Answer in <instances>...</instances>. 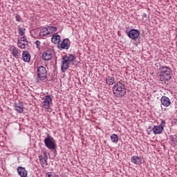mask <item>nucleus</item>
Wrapping results in <instances>:
<instances>
[{"instance_id":"nucleus-1","label":"nucleus","mask_w":177,"mask_h":177,"mask_svg":"<svg viewBox=\"0 0 177 177\" xmlns=\"http://www.w3.org/2000/svg\"><path fill=\"white\" fill-rule=\"evenodd\" d=\"M112 89L113 95L116 97H123V96L127 95V86H125V83L122 81L116 82Z\"/></svg>"},{"instance_id":"nucleus-2","label":"nucleus","mask_w":177,"mask_h":177,"mask_svg":"<svg viewBox=\"0 0 177 177\" xmlns=\"http://www.w3.org/2000/svg\"><path fill=\"white\" fill-rule=\"evenodd\" d=\"M159 73L160 81L168 82L172 79V69L168 66H160Z\"/></svg>"},{"instance_id":"nucleus-3","label":"nucleus","mask_w":177,"mask_h":177,"mask_svg":"<svg viewBox=\"0 0 177 177\" xmlns=\"http://www.w3.org/2000/svg\"><path fill=\"white\" fill-rule=\"evenodd\" d=\"M75 60V55H69L68 56H64L61 61V69L63 73L67 71L70 67V64Z\"/></svg>"},{"instance_id":"nucleus-4","label":"nucleus","mask_w":177,"mask_h":177,"mask_svg":"<svg viewBox=\"0 0 177 177\" xmlns=\"http://www.w3.org/2000/svg\"><path fill=\"white\" fill-rule=\"evenodd\" d=\"M37 77L40 81H45V80L48 77V71H46V68L44 66H40L37 68Z\"/></svg>"},{"instance_id":"nucleus-5","label":"nucleus","mask_w":177,"mask_h":177,"mask_svg":"<svg viewBox=\"0 0 177 177\" xmlns=\"http://www.w3.org/2000/svg\"><path fill=\"white\" fill-rule=\"evenodd\" d=\"M44 145L46 147H47L49 149V150H53L56 149V141L50 136H48L44 139Z\"/></svg>"},{"instance_id":"nucleus-6","label":"nucleus","mask_w":177,"mask_h":177,"mask_svg":"<svg viewBox=\"0 0 177 177\" xmlns=\"http://www.w3.org/2000/svg\"><path fill=\"white\" fill-rule=\"evenodd\" d=\"M17 46L19 49H27L28 48V41L25 37H18Z\"/></svg>"},{"instance_id":"nucleus-7","label":"nucleus","mask_w":177,"mask_h":177,"mask_svg":"<svg viewBox=\"0 0 177 177\" xmlns=\"http://www.w3.org/2000/svg\"><path fill=\"white\" fill-rule=\"evenodd\" d=\"M165 127V120H162L160 125L154 126L153 127L152 131L154 135H160V133H162Z\"/></svg>"},{"instance_id":"nucleus-8","label":"nucleus","mask_w":177,"mask_h":177,"mask_svg":"<svg viewBox=\"0 0 177 177\" xmlns=\"http://www.w3.org/2000/svg\"><path fill=\"white\" fill-rule=\"evenodd\" d=\"M70 40L68 39H64L62 41H59L57 44V48L59 50H63V49H68L71 45Z\"/></svg>"},{"instance_id":"nucleus-9","label":"nucleus","mask_w":177,"mask_h":177,"mask_svg":"<svg viewBox=\"0 0 177 177\" xmlns=\"http://www.w3.org/2000/svg\"><path fill=\"white\" fill-rule=\"evenodd\" d=\"M127 35L129 38H131V39L136 40L138 38H139V36L140 35V32L136 29H131L127 33Z\"/></svg>"},{"instance_id":"nucleus-10","label":"nucleus","mask_w":177,"mask_h":177,"mask_svg":"<svg viewBox=\"0 0 177 177\" xmlns=\"http://www.w3.org/2000/svg\"><path fill=\"white\" fill-rule=\"evenodd\" d=\"M53 56V52L50 50H46L43 53L41 57L45 62H49V60H51Z\"/></svg>"},{"instance_id":"nucleus-11","label":"nucleus","mask_w":177,"mask_h":177,"mask_svg":"<svg viewBox=\"0 0 177 177\" xmlns=\"http://www.w3.org/2000/svg\"><path fill=\"white\" fill-rule=\"evenodd\" d=\"M50 103H52V97L50 95L44 96V100L42 102V107L44 109H48L50 107Z\"/></svg>"},{"instance_id":"nucleus-12","label":"nucleus","mask_w":177,"mask_h":177,"mask_svg":"<svg viewBox=\"0 0 177 177\" xmlns=\"http://www.w3.org/2000/svg\"><path fill=\"white\" fill-rule=\"evenodd\" d=\"M161 104L165 107H169L171 106V100L165 95L162 96L160 99Z\"/></svg>"},{"instance_id":"nucleus-13","label":"nucleus","mask_w":177,"mask_h":177,"mask_svg":"<svg viewBox=\"0 0 177 177\" xmlns=\"http://www.w3.org/2000/svg\"><path fill=\"white\" fill-rule=\"evenodd\" d=\"M17 171L18 172V174L21 177H27L28 175L27 170H26V168H24L23 167H18L17 169Z\"/></svg>"},{"instance_id":"nucleus-14","label":"nucleus","mask_w":177,"mask_h":177,"mask_svg":"<svg viewBox=\"0 0 177 177\" xmlns=\"http://www.w3.org/2000/svg\"><path fill=\"white\" fill-rule=\"evenodd\" d=\"M22 60L26 63H28L31 60V55H30V53L27 50L22 52Z\"/></svg>"},{"instance_id":"nucleus-15","label":"nucleus","mask_w":177,"mask_h":177,"mask_svg":"<svg viewBox=\"0 0 177 177\" xmlns=\"http://www.w3.org/2000/svg\"><path fill=\"white\" fill-rule=\"evenodd\" d=\"M131 162H133V164H136V165H140V164H142V158L139 157V156H133L131 158Z\"/></svg>"},{"instance_id":"nucleus-16","label":"nucleus","mask_w":177,"mask_h":177,"mask_svg":"<svg viewBox=\"0 0 177 177\" xmlns=\"http://www.w3.org/2000/svg\"><path fill=\"white\" fill-rule=\"evenodd\" d=\"M60 39V35H57V33H55L51 38V42H53V44H57V45H59V43L61 41Z\"/></svg>"},{"instance_id":"nucleus-17","label":"nucleus","mask_w":177,"mask_h":177,"mask_svg":"<svg viewBox=\"0 0 177 177\" xmlns=\"http://www.w3.org/2000/svg\"><path fill=\"white\" fill-rule=\"evenodd\" d=\"M20 52H21V51L19 50L16 47H13L12 48V56H14L15 57V59H19L20 58Z\"/></svg>"},{"instance_id":"nucleus-18","label":"nucleus","mask_w":177,"mask_h":177,"mask_svg":"<svg viewBox=\"0 0 177 177\" xmlns=\"http://www.w3.org/2000/svg\"><path fill=\"white\" fill-rule=\"evenodd\" d=\"M24 107L23 106V104L19 102L15 103V110L17 111V113H19V114H21L24 111Z\"/></svg>"},{"instance_id":"nucleus-19","label":"nucleus","mask_w":177,"mask_h":177,"mask_svg":"<svg viewBox=\"0 0 177 177\" xmlns=\"http://www.w3.org/2000/svg\"><path fill=\"white\" fill-rule=\"evenodd\" d=\"M40 37H46V35H50L49 33V30L47 27L42 28L39 32Z\"/></svg>"},{"instance_id":"nucleus-20","label":"nucleus","mask_w":177,"mask_h":177,"mask_svg":"<svg viewBox=\"0 0 177 177\" xmlns=\"http://www.w3.org/2000/svg\"><path fill=\"white\" fill-rule=\"evenodd\" d=\"M115 82V79L113 77L108 76L106 78V83L107 85H114V83Z\"/></svg>"},{"instance_id":"nucleus-21","label":"nucleus","mask_w":177,"mask_h":177,"mask_svg":"<svg viewBox=\"0 0 177 177\" xmlns=\"http://www.w3.org/2000/svg\"><path fill=\"white\" fill-rule=\"evenodd\" d=\"M47 30H48L49 34H53L57 31V28L56 26H47Z\"/></svg>"},{"instance_id":"nucleus-22","label":"nucleus","mask_w":177,"mask_h":177,"mask_svg":"<svg viewBox=\"0 0 177 177\" xmlns=\"http://www.w3.org/2000/svg\"><path fill=\"white\" fill-rule=\"evenodd\" d=\"M111 140L113 143H117V142H118V136H117V134H113L111 136Z\"/></svg>"},{"instance_id":"nucleus-23","label":"nucleus","mask_w":177,"mask_h":177,"mask_svg":"<svg viewBox=\"0 0 177 177\" xmlns=\"http://www.w3.org/2000/svg\"><path fill=\"white\" fill-rule=\"evenodd\" d=\"M18 32L19 35H21V37H24V35L26 34V28H18Z\"/></svg>"},{"instance_id":"nucleus-24","label":"nucleus","mask_w":177,"mask_h":177,"mask_svg":"<svg viewBox=\"0 0 177 177\" xmlns=\"http://www.w3.org/2000/svg\"><path fill=\"white\" fill-rule=\"evenodd\" d=\"M39 161H41L42 165H45V164H46V162H47L45 157H44L42 156H39Z\"/></svg>"},{"instance_id":"nucleus-25","label":"nucleus","mask_w":177,"mask_h":177,"mask_svg":"<svg viewBox=\"0 0 177 177\" xmlns=\"http://www.w3.org/2000/svg\"><path fill=\"white\" fill-rule=\"evenodd\" d=\"M35 45L37 48L39 50L41 49V41H39V40H37L35 41Z\"/></svg>"},{"instance_id":"nucleus-26","label":"nucleus","mask_w":177,"mask_h":177,"mask_svg":"<svg viewBox=\"0 0 177 177\" xmlns=\"http://www.w3.org/2000/svg\"><path fill=\"white\" fill-rule=\"evenodd\" d=\"M15 19L17 21H20L21 20V17H20V15H17L15 16Z\"/></svg>"},{"instance_id":"nucleus-27","label":"nucleus","mask_w":177,"mask_h":177,"mask_svg":"<svg viewBox=\"0 0 177 177\" xmlns=\"http://www.w3.org/2000/svg\"><path fill=\"white\" fill-rule=\"evenodd\" d=\"M46 176H48V177H53V174H50V173H47Z\"/></svg>"},{"instance_id":"nucleus-28","label":"nucleus","mask_w":177,"mask_h":177,"mask_svg":"<svg viewBox=\"0 0 177 177\" xmlns=\"http://www.w3.org/2000/svg\"><path fill=\"white\" fill-rule=\"evenodd\" d=\"M143 17H147V15L143 14Z\"/></svg>"}]
</instances>
